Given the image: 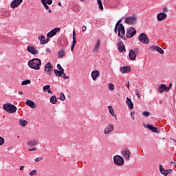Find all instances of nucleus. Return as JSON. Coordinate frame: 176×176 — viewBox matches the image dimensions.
<instances>
[{"instance_id": "1", "label": "nucleus", "mask_w": 176, "mask_h": 176, "mask_svg": "<svg viewBox=\"0 0 176 176\" xmlns=\"http://www.w3.org/2000/svg\"><path fill=\"white\" fill-rule=\"evenodd\" d=\"M41 65H42V62L39 58H34L28 62V66L32 69H36L37 71L41 69Z\"/></svg>"}, {"instance_id": "2", "label": "nucleus", "mask_w": 176, "mask_h": 176, "mask_svg": "<svg viewBox=\"0 0 176 176\" xmlns=\"http://www.w3.org/2000/svg\"><path fill=\"white\" fill-rule=\"evenodd\" d=\"M3 109L6 111V112H8V113H16L17 107L10 103H6L3 104Z\"/></svg>"}, {"instance_id": "3", "label": "nucleus", "mask_w": 176, "mask_h": 176, "mask_svg": "<svg viewBox=\"0 0 176 176\" xmlns=\"http://www.w3.org/2000/svg\"><path fill=\"white\" fill-rule=\"evenodd\" d=\"M118 31V36L122 38V39H126V30L124 29V25L123 24H120V26L118 28L117 32Z\"/></svg>"}, {"instance_id": "4", "label": "nucleus", "mask_w": 176, "mask_h": 176, "mask_svg": "<svg viewBox=\"0 0 176 176\" xmlns=\"http://www.w3.org/2000/svg\"><path fill=\"white\" fill-rule=\"evenodd\" d=\"M125 23L129 25H134L135 24H137V17H135V15L127 16L125 18Z\"/></svg>"}, {"instance_id": "5", "label": "nucleus", "mask_w": 176, "mask_h": 176, "mask_svg": "<svg viewBox=\"0 0 176 176\" xmlns=\"http://www.w3.org/2000/svg\"><path fill=\"white\" fill-rule=\"evenodd\" d=\"M114 164L116 166H123L124 164V160L122 156L116 155L113 157Z\"/></svg>"}, {"instance_id": "6", "label": "nucleus", "mask_w": 176, "mask_h": 176, "mask_svg": "<svg viewBox=\"0 0 176 176\" xmlns=\"http://www.w3.org/2000/svg\"><path fill=\"white\" fill-rule=\"evenodd\" d=\"M137 34V30H135V28L133 27H130L127 30H126V38H133L134 35Z\"/></svg>"}, {"instance_id": "7", "label": "nucleus", "mask_w": 176, "mask_h": 176, "mask_svg": "<svg viewBox=\"0 0 176 176\" xmlns=\"http://www.w3.org/2000/svg\"><path fill=\"white\" fill-rule=\"evenodd\" d=\"M138 39L142 43H144L146 45H148L149 43V38L146 36V34L145 33H142L138 37Z\"/></svg>"}, {"instance_id": "8", "label": "nucleus", "mask_w": 176, "mask_h": 176, "mask_svg": "<svg viewBox=\"0 0 176 176\" xmlns=\"http://www.w3.org/2000/svg\"><path fill=\"white\" fill-rule=\"evenodd\" d=\"M45 72L50 76L53 74V65L50 62L45 65Z\"/></svg>"}, {"instance_id": "9", "label": "nucleus", "mask_w": 176, "mask_h": 176, "mask_svg": "<svg viewBox=\"0 0 176 176\" xmlns=\"http://www.w3.org/2000/svg\"><path fill=\"white\" fill-rule=\"evenodd\" d=\"M122 155L125 160H130V155H131V152L130 151V149L125 148L122 150Z\"/></svg>"}, {"instance_id": "10", "label": "nucleus", "mask_w": 176, "mask_h": 176, "mask_svg": "<svg viewBox=\"0 0 176 176\" xmlns=\"http://www.w3.org/2000/svg\"><path fill=\"white\" fill-rule=\"evenodd\" d=\"M113 130H115V126H113L112 124H109L107 127L104 128V133L106 135L111 134Z\"/></svg>"}, {"instance_id": "11", "label": "nucleus", "mask_w": 176, "mask_h": 176, "mask_svg": "<svg viewBox=\"0 0 176 176\" xmlns=\"http://www.w3.org/2000/svg\"><path fill=\"white\" fill-rule=\"evenodd\" d=\"M60 31H61V28H56L47 33V38H53V36H54L57 32H60Z\"/></svg>"}, {"instance_id": "12", "label": "nucleus", "mask_w": 176, "mask_h": 176, "mask_svg": "<svg viewBox=\"0 0 176 176\" xmlns=\"http://www.w3.org/2000/svg\"><path fill=\"white\" fill-rule=\"evenodd\" d=\"M27 50L29 53H31V54H34V56L39 54V51H38L34 46H28Z\"/></svg>"}, {"instance_id": "13", "label": "nucleus", "mask_w": 176, "mask_h": 176, "mask_svg": "<svg viewBox=\"0 0 176 176\" xmlns=\"http://www.w3.org/2000/svg\"><path fill=\"white\" fill-rule=\"evenodd\" d=\"M21 3H23V0H13L10 3V6L12 9H16Z\"/></svg>"}, {"instance_id": "14", "label": "nucleus", "mask_w": 176, "mask_h": 176, "mask_svg": "<svg viewBox=\"0 0 176 176\" xmlns=\"http://www.w3.org/2000/svg\"><path fill=\"white\" fill-rule=\"evenodd\" d=\"M150 50H151V52L156 50V52H158V53H160V54H164V50L158 46H152L150 47Z\"/></svg>"}, {"instance_id": "15", "label": "nucleus", "mask_w": 176, "mask_h": 176, "mask_svg": "<svg viewBox=\"0 0 176 176\" xmlns=\"http://www.w3.org/2000/svg\"><path fill=\"white\" fill-rule=\"evenodd\" d=\"M167 18V14L164 12L159 13L157 16V19L158 21H163V20H166Z\"/></svg>"}, {"instance_id": "16", "label": "nucleus", "mask_w": 176, "mask_h": 176, "mask_svg": "<svg viewBox=\"0 0 176 176\" xmlns=\"http://www.w3.org/2000/svg\"><path fill=\"white\" fill-rule=\"evenodd\" d=\"M120 71L122 72V74L131 72V67L130 66H124L120 67Z\"/></svg>"}, {"instance_id": "17", "label": "nucleus", "mask_w": 176, "mask_h": 176, "mask_svg": "<svg viewBox=\"0 0 176 176\" xmlns=\"http://www.w3.org/2000/svg\"><path fill=\"white\" fill-rule=\"evenodd\" d=\"M75 45H76V33L75 30L73 31V42L71 47V51L74 52V49H75Z\"/></svg>"}, {"instance_id": "18", "label": "nucleus", "mask_w": 176, "mask_h": 176, "mask_svg": "<svg viewBox=\"0 0 176 176\" xmlns=\"http://www.w3.org/2000/svg\"><path fill=\"white\" fill-rule=\"evenodd\" d=\"M118 50L120 53H123V52H126V47H124L123 41H120V43H118Z\"/></svg>"}, {"instance_id": "19", "label": "nucleus", "mask_w": 176, "mask_h": 176, "mask_svg": "<svg viewBox=\"0 0 176 176\" xmlns=\"http://www.w3.org/2000/svg\"><path fill=\"white\" fill-rule=\"evenodd\" d=\"M160 171L161 173V174H163V175L164 176H167L168 175V174H170V171H171V170H164V168H163V166L160 165Z\"/></svg>"}, {"instance_id": "20", "label": "nucleus", "mask_w": 176, "mask_h": 176, "mask_svg": "<svg viewBox=\"0 0 176 176\" xmlns=\"http://www.w3.org/2000/svg\"><path fill=\"white\" fill-rule=\"evenodd\" d=\"M98 76H100V72L98 70H94L91 72V78L93 80H97Z\"/></svg>"}, {"instance_id": "21", "label": "nucleus", "mask_w": 176, "mask_h": 176, "mask_svg": "<svg viewBox=\"0 0 176 176\" xmlns=\"http://www.w3.org/2000/svg\"><path fill=\"white\" fill-rule=\"evenodd\" d=\"M26 105H28V107H30V108H33L35 109L36 108V104H35V102H34V101L28 99L25 102Z\"/></svg>"}, {"instance_id": "22", "label": "nucleus", "mask_w": 176, "mask_h": 176, "mask_svg": "<svg viewBox=\"0 0 176 176\" xmlns=\"http://www.w3.org/2000/svg\"><path fill=\"white\" fill-rule=\"evenodd\" d=\"M129 56L130 60H131L132 61L135 60V58H137V54L133 50H131L129 51Z\"/></svg>"}, {"instance_id": "23", "label": "nucleus", "mask_w": 176, "mask_h": 176, "mask_svg": "<svg viewBox=\"0 0 176 176\" xmlns=\"http://www.w3.org/2000/svg\"><path fill=\"white\" fill-rule=\"evenodd\" d=\"M67 54V52H65V49H61L58 52V55L59 58H64Z\"/></svg>"}, {"instance_id": "24", "label": "nucleus", "mask_w": 176, "mask_h": 176, "mask_svg": "<svg viewBox=\"0 0 176 176\" xmlns=\"http://www.w3.org/2000/svg\"><path fill=\"white\" fill-rule=\"evenodd\" d=\"M126 102L129 109H133V108H134V105L133 104V102L131 101V99H130L129 98H126Z\"/></svg>"}, {"instance_id": "25", "label": "nucleus", "mask_w": 176, "mask_h": 176, "mask_svg": "<svg viewBox=\"0 0 176 176\" xmlns=\"http://www.w3.org/2000/svg\"><path fill=\"white\" fill-rule=\"evenodd\" d=\"M146 127L147 129H148V130H151V131H152L153 133H158L157 128L153 126V125L147 124Z\"/></svg>"}, {"instance_id": "26", "label": "nucleus", "mask_w": 176, "mask_h": 176, "mask_svg": "<svg viewBox=\"0 0 176 176\" xmlns=\"http://www.w3.org/2000/svg\"><path fill=\"white\" fill-rule=\"evenodd\" d=\"M38 140H30L28 143V145H29L30 146H35L36 145H38Z\"/></svg>"}, {"instance_id": "27", "label": "nucleus", "mask_w": 176, "mask_h": 176, "mask_svg": "<svg viewBox=\"0 0 176 176\" xmlns=\"http://www.w3.org/2000/svg\"><path fill=\"white\" fill-rule=\"evenodd\" d=\"M100 45H101V41H100V39H98L94 49V53H96V52H98V50L100 49Z\"/></svg>"}, {"instance_id": "28", "label": "nucleus", "mask_w": 176, "mask_h": 176, "mask_svg": "<svg viewBox=\"0 0 176 176\" xmlns=\"http://www.w3.org/2000/svg\"><path fill=\"white\" fill-rule=\"evenodd\" d=\"M54 72L56 76H63V74H64V69H61V70L54 69Z\"/></svg>"}, {"instance_id": "29", "label": "nucleus", "mask_w": 176, "mask_h": 176, "mask_svg": "<svg viewBox=\"0 0 176 176\" xmlns=\"http://www.w3.org/2000/svg\"><path fill=\"white\" fill-rule=\"evenodd\" d=\"M165 89H166V84H161L157 89L159 93H163Z\"/></svg>"}, {"instance_id": "30", "label": "nucleus", "mask_w": 176, "mask_h": 176, "mask_svg": "<svg viewBox=\"0 0 176 176\" xmlns=\"http://www.w3.org/2000/svg\"><path fill=\"white\" fill-rule=\"evenodd\" d=\"M38 39L40 41V45H45V36L42 34L41 36H38Z\"/></svg>"}, {"instance_id": "31", "label": "nucleus", "mask_w": 176, "mask_h": 176, "mask_svg": "<svg viewBox=\"0 0 176 176\" xmlns=\"http://www.w3.org/2000/svg\"><path fill=\"white\" fill-rule=\"evenodd\" d=\"M120 23H122V19H119V21L116 24V26H115V28H114L115 34H118V27L120 26V24H122Z\"/></svg>"}, {"instance_id": "32", "label": "nucleus", "mask_w": 176, "mask_h": 176, "mask_svg": "<svg viewBox=\"0 0 176 176\" xmlns=\"http://www.w3.org/2000/svg\"><path fill=\"white\" fill-rule=\"evenodd\" d=\"M108 109L111 115H112V116H113L114 118H116V114L113 111V108H112L111 106H108Z\"/></svg>"}, {"instance_id": "33", "label": "nucleus", "mask_w": 176, "mask_h": 176, "mask_svg": "<svg viewBox=\"0 0 176 176\" xmlns=\"http://www.w3.org/2000/svg\"><path fill=\"white\" fill-rule=\"evenodd\" d=\"M50 102L51 104H57V98H56V96H52L50 98Z\"/></svg>"}, {"instance_id": "34", "label": "nucleus", "mask_w": 176, "mask_h": 176, "mask_svg": "<svg viewBox=\"0 0 176 176\" xmlns=\"http://www.w3.org/2000/svg\"><path fill=\"white\" fill-rule=\"evenodd\" d=\"M19 124L24 127L25 126H27V124H28V122H27V121L24 120H19Z\"/></svg>"}, {"instance_id": "35", "label": "nucleus", "mask_w": 176, "mask_h": 176, "mask_svg": "<svg viewBox=\"0 0 176 176\" xmlns=\"http://www.w3.org/2000/svg\"><path fill=\"white\" fill-rule=\"evenodd\" d=\"M41 3L45 8L46 10H49V6H47V3H46V0H41Z\"/></svg>"}, {"instance_id": "36", "label": "nucleus", "mask_w": 176, "mask_h": 176, "mask_svg": "<svg viewBox=\"0 0 176 176\" xmlns=\"http://www.w3.org/2000/svg\"><path fill=\"white\" fill-rule=\"evenodd\" d=\"M97 2L98 5H99V9H100V10H104V6H102V2L101 0H97Z\"/></svg>"}, {"instance_id": "37", "label": "nucleus", "mask_w": 176, "mask_h": 176, "mask_svg": "<svg viewBox=\"0 0 176 176\" xmlns=\"http://www.w3.org/2000/svg\"><path fill=\"white\" fill-rule=\"evenodd\" d=\"M30 83H31V80H23L22 82H21V85L22 86H25L27 85H30Z\"/></svg>"}, {"instance_id": "38", "label": "nucleus", "mask_w": 176, "mask_h": 176, "mask_svg": "<svg viewBox=\"0 0 176 176\" xmlns=\"http://www.w3.org/2000/svg\"><path fill=\"white\" fill-rule=\"evenodd\" d=\"M109 89L111 91H113V90H115V85L113 84H112V83H109Z\"/></svg>"}, {"instance_id": "39", "label": "nucleus", "mask_w": 176, "mask_h": 176, "mask_svg": "<svg viewBox=\"0 0 176 176\" xmlns=\"http://www.w3.org/2000/svg\"><path fill=\"white\" fill-rule=\"evenodd\" d=\"M59 98L61 101H65V95L63 93H60Z\"/></svg>"}, {"instance_id": "40", "label": "nucleus", "mask_w": 176, "mask_h": 176, "mask_svg": "<svg viewBox=\"0 0 176 176\" xmlns=\"http://www.w3.org/2000/svg\"><path fill=\"white\" fill-rule=\"evenodd\" d=\"M50 85H45L43 87V91L46 92L47 91V90H50Z\"/></svg>"}, {"instance_id": "41", "label": "nucleus", "mask_w": 176, "mask_h": 176, "mask_svg": "<svg viewBox=\"0 0 176 176\" xmlns=\"http://www.w3.org/2000/svg\"><path fill=\"white\" fill-rule=\"evenodd\" d=\"M5 144V139L0 136V146H2Z\"/></svg>"}, {"instance_id": "42", "label": "nucleus", "mask_w": 176, "mask_h": 176, "mask_svg": "<svg viewBox=\"0 0 176 176\" xmlns=\"http://www.w3.org/2000/svg\"><path fill=\"white\" fill-rule=\"evenodd\" d=\"M36 170L34 169L33 170H32L30 173V176H34V175H36Z\"/></svg>"}, {"instance_id": "43", "label": "nucleus", "mask_w": 176, "mask_h": 176, "mask_svg": "<svg viewBox=\"0 0 176 176\" xmlns=\"http://www.w3.org/2000/svg\"><path fill=\"white\" fill-rule=\"evenodd\" d=\"M78 6H73L72 8V10H74V12H79V9L78 8Z\"/></svg>"}, {"instance_id": "44", "label": "nucleus", "mask_w": 176, "mask_h": 176, "mask_svg": "<svg viewBox=\"0 0 176 176\" xmlns=\"http://www.w3.org/2000/svg\"><path fill=\"white\" fill-rule=\"evenodd\" d=\"M135 94L138 98H141V96H140V91L138 89L135 90Z\"/></svg>"}, {"instance_id": "45", "label": "nucleus", "mask_w": 176, "mask_h": 176, "mask_svg": "<svg viewBox=\"0 0 176 176\" xmlns=\"http://www.w3.org/2000/svg\"><path fill=\"white\" fill-rule=\"evenodd\" d=\"M41 160H43V158L42 157H37L34 160L36 163H38V162H41Z\"/></svg>"}, {"instance_id": "46", "label": "nucleus", "mask_w": 176, "mask_h": 176, "mask_svg": "<svg viewBox=\"0 0 176 176\" xmlns=\"http://www.w3.org/2000/svg\"><path fill=\"white\" fill-rule=\"evenodd\" d=\"M150 113L148 111H144L143 112V116H146V118H148V116H149Z\"/></svg>"}, {"instance_id": "47", "label": "nucleus", "mask_w": 176, "mask_h": 176, "mask_svg": "<svg viewBox=\"0 0 176 176\" xmlns=\"http://www.w3.org/2000/svg\"><path fill=\"white\" fill-rule=\"evenodd\" d=\"M62 78H63V79H69V76H67V75L64 73L63 72V74H62Z\"/></svg>"}, {"instance_id": "48", "label": "nucleus", "mask_w": 176, "mask_h": 176, "mask_svg": "<svg viewBox=\"0 0 176 176\" xmlns=\"http://www.w3.org/2000/svg\"><path fill=\"white\" fill-rule=\"evenodd\" d=\"M45 3L47 5H52V3H53V0H46Z\"/></svg>"}, {"instance_id": "49", "label": "nucleus", "mask_w": 176, "mask_h": 176, "mask_svg": "<svg viewBox=\"0 0 176 176\" xmlns=\"http://www.w3.org/2000/svg\"><path fill=\"white\" fill-rule=\"evenodd\" d=\"M57 68L59 71H61V69H64L62 67H61V65L60 64H58L57 65Z\"/></svg>"}, {"instance_id": "50", "label": "nucleus", "mask_w": 176, "mask_h": 176, "mask_svg": "<svg viewBox=\"0 0 176 176\" xmlns=\"http://www.w3.org/2000/svg\"><path fill=\"white\" fill-rule=\"evenodd\" d=\"M86 30H87V28L86 27V25H83L82 27V32H85V31H86Z\"/></svg>"}, {"instance_id": "51", "label": "nucleus", "mask_w": 176, "mask_h": 176, "mask_svg": "<svg viewBox=\"0 0 176 176\" xmlns=\"http://www.w3.org/2000/svg\"><path fill=\"white\" fill-rule=\"evenodd\" d=\"M165 91H166V93H168L170 91V87H167V85H166Z\"/></svg>"}, {"instance_id": "52", "label": "nucleus", "mask_w": 176, "mask_h": 176, "mask_svg": "<svg viewBox=\"0 0 176 176\" xmlns=\"http://www.w3.org/2000/svg\"><path fill=\"white\" fill-rule=\"evenodd\" d=\"M36 149H38V148L36 147H34L33 148H30L28 151H29V152H32L34 151H36Z\"/></svg>"}, {"instance_id": "53", "label": "nucleus", "mask_w": 176, "mask_h": 176, "mask_svg": "<svg viewBox=\"0 0 176 176\" xmlns=\"http://www.w3.org/2000/svg\"><path fill=\"white\" fill-rule=\"evenodd\" d=\"M167 10H168V9H167V7H164V8H163V12H164V13H166Z\"/></svg>"}, {"instance_id": "54", "label": "nucleus", "mask_w": 176, "mask_h": 176, "mask_svg": "<svg viewBox=\"0 0 176 176\" xmlns=\"http://www.w3.org/2000/svg\"><path fill=\"white\" fill-rule=\"evenodd\" d=\"M50 41V39L48 38H45V45H46V43H47V42H49Z\"/></svg>"}, {"instance_id": "55", "label": "nucleus", "mask_w": 176, "mask_h": 176, "mask_svg": "<svg viewBox=\"0 0 176 176\" xmlns=\"http://www.w3.org/2000/svg\"><path fill=\"white\" fill-rule=\"evenodd\" d=\"M24 167H25L24 166H20L19 168L20 171H23L24 170Z\"/></svg>"}, {"instance_id": "56", "label": "nucleus", "mask_w": 176, "mask_h": 176, "mask_svg": "<svg viewBox=\"0 0 176 176\" xmlns=\"http://www.w3.org/2000/svg\"><path fill=\"white\" fill-rule=\"evenodd\" d=\"M126 87H127L128 89H130V81H128V82H127Z\"/></svg>"}, {"instance_id": "57", "label": "nucleus", "mask_w": 176, "mask_h": 176, "mask_svg": "<svg viewBox=\"0 0 176 176\" xmlns=\"http://www.w3.org/2000/svg\"><path fill=\"white\" fill-rule=\"evenodd\" d=\"M131 116L133 120H134V113L131 112Z\"/></svg>"}, {"instance_id": "58", "label": "nucleus", "mask_w": 176, "mask_h": 176, "mask_svg": "<svg viewBox=\"0 0 176 176\" xmlns=\"http://www.w3.org/2000/svg\"><path fill=\"white\" fill-rule=\"evenodd\" d=\"M46 52H47V53H52V50H50V49H49V48H47V49H46Z\"/></svg>"}, {"instance_id": "59", "label": "nucleus", "mask_w": 176, "mask_h": 176, "mask_svg": "<svg viewBox=\"0 0 176 176\" xmlns=\"http://www.w3.org/2000/svg\"><path fill=\"white\" fill-rule=\"evenodd\" d=\"M18 93L20 96H23V91H19Z\"/></svg>"}, {"instance_id": "60", "label": "nucleus", "mask_w": 176, "mask_h": 176, "mask_svg": "<svg viewBox=\"0 0 176 176\" xmlns=\"http://www.w3.org/2000/svg\"><path fill=\"white\" fill-rule=\"evenodd\" d=\"M47 93H49V94H53V91L52 90H48Z\"/></svg>"}, {"instance_id": "61", "label": "nucleus", "mask_w": 176, "mask_h": 176, "mask_svg": "<svg viewBox=\"0 0 176 176\" xmlns=\"http://www.w3.org/2000/svg\"><path fill=\"white\" fill-rule=\"evenodd\" d=\"M171 86H172V84L170 83L168 87H169V89H171Z\"/></svg>"}, {"instance_id": "62", "label": "nucleus", "mask_w": 176, "mask_h": 176, "mask_svg": "<svg viewBox=\"0 0 176 176\" xmlns=\"http://www.w3.org/2000/svg\"><path fill=\"white\" fill-rule=\"evenodd\" d=\"M58 6H61V2H59V3H58Z\"/></svg>"}, {"instance_id": "63", "label": "nucleus", "mask_w": 176, "mask_h": 176, "mask_svg": "<svg viewBox=\"0 0 176 176\" xmlns=\"http://www.w3.org/2000/svg\"><path fill=\"white\" fill-rule=\"evenodd\" d=\"M135 53H138V49L135 50Z\"/></svg>"}, {"instance_id": "64", "label": "nucleus", "mask_w": 176, "mask_h": 176, "mask_svg": "<svg viewBox=\"0 0 176 176\" xmlns=\"http://www.w3.org/2000/svg\"><path fill=\"white\" fill-rule=\"evenodd\" d=\"M48 12H49V13H52V10H49Z\"/></svg>"}]
</instances>
